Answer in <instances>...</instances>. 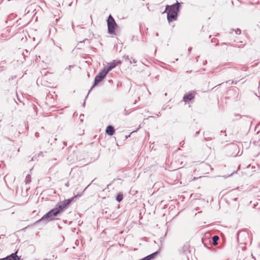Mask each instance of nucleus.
I'll list each match as a JSON object with an SVG mask.
<instances>
[{
  "label": "nucleus",
  "mask_w": 260,
  "mask_h": 260,
  "mask_svg": "<svg viewBox=\"0 0 260 260\" xmlns=\"http://www.w3.org/2000/svg\"><path fill=\"white\" fill-rule=\"evenodd\" d=\"M107 24L108 32L111 35H116L115 30L117 27V25L111 15H110L108 17Z\"/></svg>",
  "instance_id": "obj_3"
},
{
  "label": "nucleus",
  "mask_w": 260,
  "mask_h": 260,
  "mask_svg": "<svg viewBox=\"0 0 260 260\" xmlns=\"http://www.w3.org/2000/svg\"><path fill=\"white\" fill-rule=\"evenodd\" d=\"M179 4L176 3L171 6H167L166 10H168L167 19L169 22L175 21L177 19V14L179 11Z\"/></svg>",
  "instance_id": "obj_2"
},
{
  "label": "nucleus",
  "mask_w": 260,
  "mask_h": 260,
  "mask_svg": "<svg viewBox=\"0 0 260 260\" xmlns=\"http://www.w3.org/2000/svg\"><path fill=\"white\" fill-rule=\"evenodd\" d=\"M106 132L108 135L112 136V135H114V134L115 133V129H114V128L112 126L109 125L107 126Z\"/></svg>",
  "instance_id": "obj_8"
},
{
  "label": "nucleus",
  "mask_w": 260,
  "mask_h": 260,
  "mask_svg": "<svg viewBox=\"0 0 260 260\" xmlns=\"http://www.w3.org/2000/svg\"><path fill=\"white\" fill-rule=\"evenodd\" d=\"M17 252H16L14 253L11 254L10 255L8 256L5 258H2L0 259V260H19L20 258L18 257V256L16 255Z\"/></svg>",
  "instance_id": "obj_7"
},
{
  "label": "nucleus",
  "mask_w": 260,
  "mask_h": 260,
  "mask_svg": "<svg viewBox=\"0 0 260 260\" xmlns=\"http://www.w3.org/2000/svg\"><path fill=\"white\" fill-rule=\"evenodd\" d=\"M121 63L120 60H114L112 62L108 63L107 67H105L104 69L108 73L110 70L114 68L115 67L120 64Z\"/></svg>",
  "instance_id": "obj_5"
},
{
  "label": "nucleus",
  "mask_w": 260,
  "mask_h": 260,
  "mask_svg": "<svg viewBox=\"0 0 260 260\" xmlns=\"http://www.w3.org/2000/svg\"><path fill=\"white\" fill-rule=\"evenodd\" d=\"M76 196L71 199L64 200L57 204L56 207L52 209L46 214H45L42 219H47L52 220V217L57 216L58 214L61 213L64 209L67 208L70 203L73 201Z\"/></svg>",
  "instance_id": "obj_1"
},
{
  "label": "nucleus",
  "mask_w": 260,
  "mask_h": 260,
  "mask_svg": "<svg viewBox=\"0 0 260 260\" xmlns=\"http://www.w3.org/2000/svg\"><path fill=\"white\" fill-rule=\"evenodd\" d=\"M219 239V237L217 236H214L212 238L213 240V244L214 245H216L217 244V241Z\"/></svg>",
  "instance_id": "obj_9"
},
{
  "label": "nucleus",
  "mask_w": 260,
  "mask_h": 260,
  "mask_svg": "<svg viewBox=\"0 0 260 260\" xmlns=\"http://www.w3.org/2000/svg\"><path fill=\"white\" fill-rule=\"evenodd\" d=\"M131 59H133V62L134 63H136L137 62V60L135 59H133V57H131Z\"/></svg>",
  "instance_id": "obj_12"
},
{
  "label": "nucleus",
  "mask_w": 260,
  "mask_h": 260,
  "mask_svg": "<svg viewBox=\"0 0 260 260\" xmlns=\"http://www.w3.org/2000/svg\"><path fill=\"white\" fill-rule=\"evenodd\" d=\"M108 73L104 69L101 70L95 77L94 84H96L101 81L106 77Z\"/></svg>",
  "instance_id": "obj_4"
},
{
  "label": "nucleus",
  "mask_w": 260,
  "mask_h": 260,
  "mask_svg": "<svg viewBox=\"0 0 260 260\" xmlns=\"http://www.w3.org/2000/svg\"><path fill=\"white\" fill-rule=\"evenodd\" d=\"M196 94L195 91H192L190 92H188L185 94L183 96V101L185 102H187L188 101H191L194 98V96Z\"/></svg>",
  "instance_id": "obj_6"
},
{
  "label": "nucleus",
  "mask_w": 260,
  "mask_h": 260,
  "mask_svg": "<svg viewBox=\"0 0 260 260\" xmlns=\"http://www.w3.org/2000/svg\"><path fill=\"white\" fill-rule=\"evenodd\" d=\"M30 179H31L30 176L29 175L27 176L26 177V180H25L26 182V183L30 182Z\"/></svg>",
  "instance_id": "obj_11"
},
{
  "label": "nucleus",
  "mask_w": 260,
  "mask_h": 260,
  "mask_svg": "<svg viewBox=\"0 0 260 260\" xmlns=\"http://www.w3.org/2000/svg\"><path fill=\"white\" fill-rule=\"evenodd\" d=\"M122 199H123V195L121 193L118 194L117 196H116V200L118 202H120L122 200Z\"/></svg>",
  "instance_id": "obj_10"
}]
</instances>
